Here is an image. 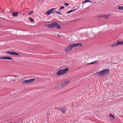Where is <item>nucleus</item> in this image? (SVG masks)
Wrapping results in <instances>:
<instances>
[{"label": "nucleus", "instance_id": "obj_19", "mask_svg": "<svg viewBox=\"0 0 123 123\" xmlns=\"http://www.w3.org/2000/svg\"><path fill=\"white\" fill-rule=\"evenodd\" d=\"M91 2V1H89L88 0H85L82 3L84 4L85 3H87L88 2Z\"/></svg>", "mask_w": 123, "mask_h": 123}, {"label": "nucleus", "instance_id": "obj_17", "mask_svg": "<svg viewBox=\"0 0 123 123\" xmlns=\"http://www.w3.org/2000/svg\"><path fill=\"white\" fill-rule=\"evenodd\" d=\"M55 12H56V13L60 15H62V13L60 11H55Z\"/></svg>", "mask_w": 123, "mask_h": 123}, {"label": "nucleus", "instance_id": "obj_27", "mask_svg": "<svg viewBox=\"0 0 123 123\" xmlns=\"http://www.w3.org/2000/svg\"><path fill=\"white\" fill-rule=\"evenodd\" d=\"M65 5H66V6H68V4L67 3H65L64 4Z\"/></svg>", "mask_w": 123, "mask_h": 123}, {"label": "nucleus", "instance_id": "obj_21", "mask_svg": "<svg viewBox=\"0 0 123 123\" xmlns=\"http://www.w3.org/2000/svg\"><path fill=\"white\" fill-rule=\"evenodd\" d=\"M105 15H101L98 16V17L99 18H102L105 17Z\"/></svg>", "mask_w": 123, "mask_h": 123}, {"label": "nucleus", "instance_id": "obj_6", "mask_svg": "<svg viewBox=\"0 0 123 123\" xmlns=\"http://www.w3.org/2000/svg\"><path fill=\"white\" fill-rule=\"evenodd\" d=\"M72 49V47L71 44H70L67 46V48L66 49V51L67 52H68L70 51V50H71Z\"/></svg>", "mask_w": 123, "mask_h": 123}, {"label": "nucleus", "instance_id": "obj_25", "mask_svg": "<svg viewBox=\"0 0 123 123\" xmlns=\"http://www.w3.org/2000/svg\"><path fill=\"white\" fill-rule=\"evenodd\" d=\"M64 7L63 6H61V8L59 9V11L61 10L62 9H63L64 8Z\"/></svg>", "mask_w": 123, "mask_h": 123}, {"label": "nucleus", "instance_id": "obj_10", "mask_svg": "<svg viewBox=\"0 0 123 123\" xmlns=\"http://www.w3.org/2000/svg\"><path fill=\"white\" fill-rule=\"evenodd\" d=\"M7 54H9L11 55H13V52L12 51H8L6 52Z\"/></svg>", "mask_w": 123, "mask_h": 123}, {"label": "nucleus", "instance_id": "obj_15", "mask_svg": "<svg viewBox=\"0 0 123 123\" xmlns=\"http://www.w3.org/2000/svg\"><path fill=\"white\" fill-rule=\"evenodd\" d=\"M13 55H19V54L18 53L15 52H13Z\"/></svg>", "mask_w": 123, "mask_h": 123}, {"label": "nucleus", "instance_id": "obj_16", "mask_svg": "<svg viewBox=\"0 0 123 123\" xmlns=\"http://www.w3.org/2000/svg\"><path fill=\"white\" fill-rule=\"evenodd\" d=\"M117 46L116 43H115L114 44L112 45L111 46V47H115Z\"/></svg>", "mask_w": 123, "mask_h": 123}, {"label": "nucleus", "instance_id": "obj_23", "mask_svg": "<svg viewBox=\"0 0 123 123\" xmlns=\"http://www.w3.org/2000/svg\"><path fill=\"white\" fill-rule=\"evenodd\" d=\"M97 62L95 61L94 62H92L91 63H89L88 65L91 64L95 63V62Z\"/></svg>", "mask_w": 123, "mask_h": 123}, {"label": "nucleus", "instance_id": "obj_8", "mask_svg": "<svg viewBox=\"0 0 123 123\" xmlns=\"http://www.w3.org/2000/svg\"><path fill=\"white\" fill-rule=\"evenodd\" d=\"M61 111V112L63 114H65L66 113V110L65 108H61V109H59Z\"/></svg>", "mask_w": 123, "mask_h": 123}, {"label": "nucleus", "instance_id": "obj_28", "mask_svg": "<svg viewBox=\"0 0 123 123\" xmlns=\"http://www.w3.org/2000/svg\"><path fill=\"white\" fill-rule=\"evenodd\" d=\"M55 9V8H53L51 9V10L52 11H52H53V10H54Z\"/></svg>", "mask_w": 123, "mask_h": 123}, {"label": "nucleus", "instance_id": "obj_14", "mask_svg": "<svg viewBox=\"0 0 123 123\" xmlns=\"http://www.w3.org/2000/svg\"><path fill=\"white\" fill-rule=\"evenodd\" d=\"M75 10H76V9H74V10H69L68 11H67L66 12V13H70L72 11H74Z\"/></svg>", "mask_w": 123, "mask_h": 123}, {"label": "nucleus", "instance_id": "obj_9", "mask_svg": "<svg viewBox=\"0 0 123 123\" xmlns=\"http://www.w3.org/2000/svg\"><path fill=\"white\" fill-rule=\"evenodd\" d=\"M12 14L14 17H17L18 16V13L17 12H13L12 13Z\"/></svg>", "mask_w": 123, "mask_h": 123}, {"label": "nucleus", "instance_id": "obj_7", "mask_svg": "<svg viewBox=\"0 0 123 123\" xmlns=\"http://www.w3.org/2000/svg\"><path fill=\"white\" fill-rule=\"evenodd\" d=\"M69 83V82L68 81H64L61 84V86L62 87H63L67 85Z\"/></svg>", "mask_w": 123, "mask_h": 123}, {"label": "nucleus", "instance_id": "obj_29", "mask_svg": "<svg viewBox=\"0 0 123 123\" xmlns=\"http://www.w3.org/2000/svg\"><path fill=\"white\" fill-rule=\"evenodd\" d=\"M109 14H107V16L106 17V18H108L109 17Z\"/></svg>", "mask_w": 123, "mask_h": 123}, {"label": "nucleus", "instance_id": "obj_3", "mask_svg": "<svg viewBox=\"0 0 123 123\" xmlns=\"http://www.w3.org/2000/svg\"><path fill=\"white\" fill-rule=\"evenodd\" d=\"M68 70V68L62 69L59 70L56 73V74L57 75H62L64 74Z\"/></svg>", "mask_w": 123, "mask_h": 123}, {"label": "nucleus", "instance_id": "obj_1", "mask_svg": "<svg viewBox=\"0 0 123 123\" xmlns=\"http://www.w3.org/2000/svg\"><path fill=\"white\" fill-rule=\"evenodd\" d=\"M47 27L49 28H52L56 27L57 29H60L61 27L59 24L56 22H54L51 24H48Z\"/></svg>", "mask_w": 123, "mask_h": 123}, {"label": "nucleus", "instance_id": "obj_18", "mask_svg": "<svg viewBox=\"0 0 123 123\" xmlns=\"http://www.w3.org/2000/svg\"><path fill=\"white\" fill-rule=\"evenodd\" d=\"M29 19L32 23H33L34 22V20L32 18H29Z\"/></svg>", "mask_w": 123, "mask_h": 123}, {"label": "nucleus", "instance_id": "obj_11", "mask_svg": "<svg viewBox=\"0 0 123 123\" xmlns=\"http://www.w3.org/2000/svg\"><path fill=\"white\" fill-rule=\"evenodd\" d=\"M52 12V11L51 10H49L48 11L46 12V14L47 15H49L51 13V12Z\"/></svg>", "mask_w": 123, "mask_h": 123}, {"label": "nucleus", "instance_id": "obj_20", "mask_svg": "<svg viewBox=\"0 0 123 123\" xmlns=\"http://www.w3.org/2000/svg\"><path fill=\"white\" fill-rule=\"evenodd\" d=\"M118 9L121 10H123V6H118Z\"/></svg>", "mask_w": 123, "mask_h": 123}, {"label": "nucleus", "instance_id": "obj_12", "mask_svg": "<svg viewBox=\"0 0 123 123\" xmlns=\"http://www.w3.org/2000/svg\"><path fill=\"white\" fill-rule=\"evenodd\" d=\"M117 46L119 44H122L123 43V42H121L119 41H118L116 43Z\"/></svg>", "mask_w": 123, "mask_h": 123}, {"label": "nucleus", "instance_id": "obj_13", "mask_svg": "<svg viewBox=\"0 0 123 123\" xmlns=\"http://www.w3.org/2000/svg\"><path fill=\"white\" fill-rule=\"evenodd\" d=\"M11 60L12 58L11 57H9L5 56V60Z\"/></svg>", "mask_w": 123, "mask_h": 123}, {"label": "nucleus", "instance_id": "obj_26", "mask_svg": "<svg viewBox=\"0 0 123 123\" xmlns=\"http://www.w3.org/2000/svg\"><path fill=\"white\" fill-rule=\"evenodd\" d=\"M33 11H31L30 12H29V15H30L32 14L33 12Z\"/></svg>", "mask_w": 123, "mask_h": 123}, {"label": "nucleus", "instance_id": "obj_5", "mask_svg": "<svg viewBox=\"0 0 123 123\" xmlns=\"http://www.w3.org/2000/svg\"><path fill=\"white\" fill-rule=\"evenodd\" d=\"M71 46L72 48L73 47H78V46H82V44L79 43H73L72 44H71Z\"/></svg>", "mask_w": 123, "mask_h": 123}, {"label": "nucleus", "instance_id": "obj_4", "mask_svg": "<svg viewBox=\"0 0 123 123\" xmlns=\"http://www.w3.org/2000/svg\"><path fill=\"white\" fill-rule=\"evenodd\" d=\"M35 80V79H31L29 80H25L23 81L22 82V84L30 83L33 82Z\"/></svg>", "mask_w": 123, "mask_h": 123}, {"label": "nucleus", "instance_id": "obj_2", "mask_svg": "<svg viewBox=\"0 0 123 123\" xmlns=\"http://www.w3.org/2000/svg\"><path fill=\"white\" fill-rule=\"evenodd\" d=\"M110 73L109 70L108 69H104L102 70H101L99 72H97V74L99 76L104 75L105 74H108Z\"/></svg>", "mask_w": 123, "mask_h": 123}, {"label": "nucleus", "instance_id": "obj_24", "mask_svg": "<svg viewBox=\"0 0 123 123\" xmlns=\"http://www.w3.org/2000/svg\"><path fill=\"white\" fill-rule=\"evenodd\" d=\"M5 56H2L1 57H0V59H5Z\"/></svg>", "mask_w": 123, "mask_h": 123}, {"label": "nucleus", "instance_id": "obj_22", "mask_svg": "<svg viewBox=\"0 0 123 123\" xmlns=\"http://www.w3.org/2000/svg\"><path fill=\"white\" fill-rule=\"evenodd\" d=\"M109 116H110V117H112L113 118H115V117L114 116V115H112V114H109Z\"/></svg>", "mask_w": 123, "mask_h": 123}]
</instances>
